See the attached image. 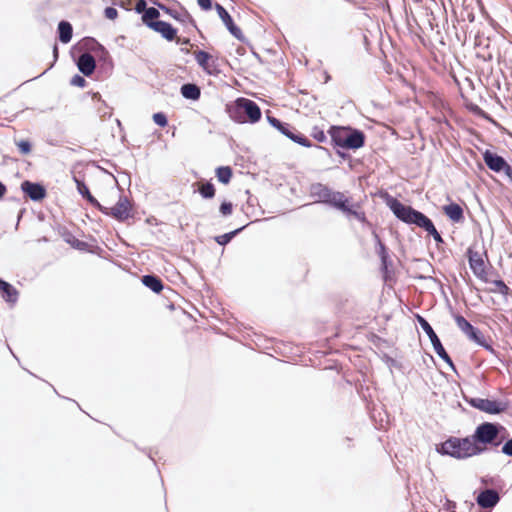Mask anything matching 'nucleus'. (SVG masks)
<instances>
[{
    "label": "nucleus",
    "mask_w": 512,
    "mask_h": 512,
    "mask_svg": "<svg viewBox=\"0 0 512 512\" xmlns=\"http://www.w3.org/2000/svg\"><path fill=\"white\" fill-rule=\"evenodd\" d=\"M484 450L485 448L483 446L477 444L476 441L470 437H451L437 448L439 453L456 459H466L478 455Z\"/></svg>",
    "instance_id": "nucleus-1"
},
{
    "label": "nucleus",
    "mask_w": 512,
    "mask_h": 512,
    "mask_svg": "<svg viewBox=\"0 0 512 512\" xmlns=\"http://www.w3.org/2000/svg\"><path fill=\"white\" fill-rule=\"evenodd\" d=\"M332 138L338 146L343 148L357 149L364 144V135L360 131L348 128H334Z\"/></svg>",
    "instance_id": "nucleus-2"
},
{
    "label": "nucleus",
    "mask_w": 512,
    "mask_h": 512,
    "mask_svg": "<svg viewBox=\"0 0 512 512\" xmlns=\"http://www.w3.org/2000/svg\"><path fill=\"white\" fill-rule=\"evenodd\" d=\"M387 204L395 216L405 223L416 224L421 227L427 219L424 214L400 203L396 199H389Z\"/></svg>",
    "instance_id": "nucleus-3"
},
{
    "label": "nucleus",
    "mask_w": 512,
    "mask_h": 512,
    "mask_svg": "<svg viewBox=\"0 0 512 512\" xmlns=\"http://www.w3.org/2000/svg\"><path fill=\"white\" fill-rule=\"evenodd\" d=\"M313 194L318 195V201L330 202L345 211L349 210L345 205L346 200L344 199V196L340 193H331L327 188L317 185L313 187Z\"/></svg>",
    "instance_id": "nucleus-4"
},
{
    "label": "nucleus",
    "mask_w": 512,
    "mask_h": 512,
    "mask_svg": "<svg viewBox=\"0 0 512 512\" xmlns=\"http://www.w3.org/2000/svg\"><path fill=\"white\" fill-rule=\"evenodd\" d=\"M497 434L498 429L495 425L485 423L477 428L474 436L471 438L474 439L477 444L483 446L486 449L485 445L492 443L496 439Z\"/></svg>",
    "instance_id": "nucleus-5"
},
{
    "label": "nucleus",
    "mask_w": 512,
    "mask_h": 512,
    "mask_svg": "<svg viewBox=\"0 0 512 512\" xmlns=\"http://www.w3.org/2000/svg\"><path fill=\"white\" fill-rule=\"evenodd\" d=\"M486 165L495 172H505L508 177H512V171L505 160L491 151H485L483 154Z\"/></svg>",
    "instance_id": "nucleus-6"
},
{
    "label": "nucleus",
    "mask_w": 512,
    "mask_h": 512,
    "mask_svg": "<svg viewBox=\"0 0 512 512\" xmlns=\"http://www.w3.org/2000/svg\"><path fill=\"white\" fill-rule=\"evenodd\" d=\"M419 320V323L422 327V329L426 332V334L428 335L432 345H433V348L435 350V352L443 359L445 360L446 362L450 363L451 364V361H450V358L449 356L447 355V353L445 352L439 338L437 337V335L435 334V332L433 331L432 327L429 325V323L423 319L422 317H419L418 318Z\"/></svg>",
    "instance_id": "nucleus-7"
},
{
    "label": "nucleus",
    "mask_w": 512,
    "mask_h": 512,
    "mask_svg": "<svg viewBox=\"0 0 512 512\" xmlns=\"http://www.w3.org/2000/svg\"><path fill=\"white\" fill-rule=\"evenodd\" d=\"M236 108L239 110V112H244L247 115L248 120L251 122L258 121L261 116L259 107L248 99H238L236 101Z\"/></svg>",
    "instance_id": "nucleus-8"
},
{
    "label": "nucleus",
    "mask_w": 512,
    "mask_h": 512,
    "mask_svg": "<svg viewBox=\"0 0 512 512\" xmlns=\"http://www.w3.org/2000/svg\"><path fill=\"white\" fill-rule=\"evenodd\" d=\"M110 214L118 220H126L131 215V204L127 198H120L117 204L110 209Z\"/></svg>",
    "instance_id": "nucleus-9"
},
{
    "label": "nucleus",
    "mask_w": 512,
    "mask_h": 512,
    "mask_svg": "<svg viewBox=\"0 0 512 512\" xmlns=\"http://www.w3.org/2000/svg\"><path fill=\"white\" fill-rule=\"evenodd\" d=\"M472 404L482 411L494 414L499 413L505 409L504 404L488 399H475L472 401Z\"/></svg>",
    "instance_id": "nucleus-10"
},
{
    "label": "nucleus",
    "mask_w": 512,
    "mask_h": 512,
    "mask_svg": "<svg viewBox=\"0 0 512 512\" xmlns=\"http://www.w3.org/2000/svg\"><path fill=\"white\" fill-rule=\"evenodd\" d=\"M215 9L219 18L223 21L230 33L239 39L241 37V31L234 25L228 12L220 4H216Z\"/></svg>",
    "instance_id": "nucleus-11"
},
{
    "label": "nucleus",
    "mask_w": 512,
    "mask_h": 512,
    "mask_svg": "<svg viewBox=\"0 0 512 512\" xmlns=\"http://www.w3.org/2000/svg\"><path fill=\"white\" fill-rule=\"evenodd\" d=\"M78 69L86 76H90L95 70V59L92 55L84 53L77 62Z\"/></svg>",
    "instance_id": "nucleus-12"
},
{
    "label": "nucleus",
    "mask_w": 512,
    "mask_h": 512,
    "mask_svg": "<svg viewBox=\"0 0 512 512\" xmlns=\"http://www.w3.org/2000/svg\"><path fill=\"white\" fill-rule=\"evenodd\" d=\"M195 58L197 63L209 74H213L216 71L215 62L212 56L204 51L195 52Z\"/></svg>",
    "instance_id": "nucleus-13"
},
{
    "label": "nucleus",
    "mask_w": 512,
    "mask_h": 512,
    "mask_svg": "<svg viewBox=\"0 0 512 512\" xmlns=\"http://www.w3.org/2000/svg\"><path fill=\"white\" fill-rule=\"evenodd\" d=\"M22 189L33 200H40L45 196V190L39 184L25 181L22 183Z\"/></svg>",
    "instance_id": "nucleus-14"
},
{
    "label": "nucleus",
    "mask_w": 512,
    "mask_h": 512,
    "mask_svg": "<svg viewBox=\"0 0 512 512\" xmlns=\"http://www.w3.org/2000/svg\"><path fill=\"white\" fill-rule=\"evenodd\" d=\"M150 28L160 33L167 40H173L176 35V30L167 22L156 21Z\"/></svg>",
    "instance_id": "nucleus-15"
},
{
    "label": "nucleus",
    "mask_w": 512,
    "mask_h": 512,
    "mask_svg": "<svg viewBox=\"0 0 512 512\" xmlns=\"http://www.w3.org/2000/svg\"><path fill=\"white\" fill-rule=\"evenodd\" d=\"M498 501H499V496L493 490H486V491L482 492L477 498L478 504L485 508L495 506Z\"/></svg>",
    "instance_id": "nucleus-16"
},
{
    "label": "nucleus",
    "mask_w": 512,
    "mask_h": 512,
    "mask_svg": "<svg viewBox=\"0 0 512 512\" xmlns=\"http://www.w3.org/2000/svg\"><path fill=\"white\" fill-rule=\"evenodd\" d=\"M458 327L472 340L477 341L478 336L473 326L462 316L455 318Z\"/></svg>",
    "instance_id": "nucleus-17"
},
{
    "label": "nucleus",
    "mask_w": 512,
    "mask_h": 512,
    "mask_svg": "<svg viewBox=\"0 0 512 512\" xmlns=\"http://www.w3.org/2000/svg\"><path fill=\"white\" fill-rule=\"evenodd\" d=\"M446 215L453 221H460L463 217V210L457 204H450L444 207Z\"/></svg>",
    "instance_id": "nucleus-18"
},
{
    "label": "nucleus",
    "mask_w": 512,
    "mask_h": 512,
    "mask_svg": "<svg viewBox=\"0 0 512 512\" xmlns=\"http://www.w3.org/2000/svg\"><path fill=\"white\" fill-rule=\"evenodd\" d=\"M59 38L63 43H68L72 37V26L65 21L59 23Z\"/></svg>",
    "instance_id": "nucleus-19"
},
{
    "label": "nucleus",
    "mask_w": 512,
    "mask_h": 512,
    "mask_svg": "<svg viewBox=\"0 0 512 512\" xmlns=\"http://www.w3.org/2000/svg\"><path fill=\"white\" fill-rule=\"evenodd\" d=\"M182 95L187 99L196 100L200 96V90L193 84H185L181 88Z\"/></svg>",
    "instance_id": "nucleus-20"
},
{
    "label": "nucleus",
    "mask_w": 512,
    "mask_h": 512,
    "mask_svg": "<svg viewBox=\"0 0 512 512\" xmlns=\"http://www.w3.org/2000/svg\"><path fill=\"white\" fill-rule=\"evenodd\" d=\"M469 262L471 268L476 274L481 275L484 273V262L477 254H471L469 257Z\"/></svg>",
    "instance_id": "nucleus-21"
},
{
    "label": "nucleus",
    "mask_w": 512,
    "mask_h": 512,
    "mask_svg": "<svg viewBox=\"0 0 512 512\" xmlns=\"http://www.w3.org/2000/svg\"><path fill=\"white\" fill-rule=\"evenodd\" d=\"M159 17V11L153 7L148 8L143 13L142 19L146 25L149 27L152 26L156 21V19Z\"/></svg>",
    "instance_id": "nucleus-22"
},
{
    "label": "nucleus",
    "mask_w": 512,
    "mask_h": 512,
    "mask_svg": "<svg viewBox=\"0 0 512 512\" xmlns=\"http://www.w3.org/2000/svg\"><path fill=\"white\" fill-rule=\"evenodd\" d=\"M216 176L220 182H222L224 184L229 183L231 176H232L231 168L228 166L217 168Z\"/></svg>",
    "instance_id": "nucleus-23"
},
{
    "label": "nucleus",
    "mask_w": 512,
    "mask_h": 512,
    "mask_svg": "<svg viewBox=\"0 0 512 512\" xmlns=\"http://www.w3.org/2000/svg\"><path fill=\"white\" fill-rule=\"evenodd\" d=\"M0 290L4 292L7 301L14 302L16 300V291L7 282L0 280Z\"/></svg>",
    "instance_id": "nucleus-24"
},
{
    "label": "nucleus",
    "mask_w": 512,
    "mask_h": 512,
    "mask_svg": "<svg viewBox=\"0 0 512 512\" xmlns=\"http://www.w3.org/2000/svg\"><path fill=\"white\" fill-rule=\"evenodd\" d=\"M143 283L152 289L154 292H159L162 289L161 282L153 276H144Z\"/></svg>",
    "instance_id": "nucleus-25"
},
{
    "label": "nucleus",
    "mask_w": 512,
    "mask_h": 512,
    "mask_svg": "<svg viewBox=\"0 0 512 512\" xmlns=\"http://www.w3.org/2000/svg\"><path fill=\"white\" fill-rule=\"evenodd\" d=\"M422 228H424L430 235L433 236V238L438 241V242H441V236L440 234L437 232V230L435 229L433 223L431 222V220L429 218H427L425 220V222L422 224L421 226Z\"/></svg>",
    "instance_id": "nucleus-26"
},
{
    "label": "nucleus",
    "mask_w": 512,
    "mask_h": 512,
    "mask_svg": "<svg viewBox=\"0 0 512 512\" xmlns=\"http://www.w3.org/2000/svg\"><path fill=\"white\" fill-rule=\"evenodd\" d=\"M199 192L204 198H212L215 195V189L211 183L201 184L199 186Z\"/></svg>",
    "instance_id": "nucleus-27"
},
{
    "label": "nucleus",
    "mask_w": 512,
    "mask_h": 512,
    "mask_svg": "<svg viewBox=\"0 0 512 512\" xmlns=\"http://www.w3.org/2000/svg\"><path fill=\"white\" fill-rule=\"evenodd\" d=\"M243 228H239L235 231H232L230 233H226L224 235H220V236H217L216 237V241L217 243H219L220 245H225L227 244L239 231H241Z\"/></svg>",
    "instance_id": "nucleus-28"
},
{
    "label": "nucleus",
    "mask_w": 512,
    "mask_h": 512,
    "mask_svg": "<svg viewBox=\"0 0 512 512\" xmlns=\"http://www.w3.org/2000/svg\"><path fill=\"white\" fill-rule=\"evenodd\" d=\"M153 121L161 127H164L167 125V119L163 113H155L153 115Z\"/></svg>",
    "instance_id": "nucleus-29"
},
{
    "label": "nucleus",
    "mask_w": 512,
    "mask_h": 512,
    "mask_svg": "<svg viewBox=\"0 0 512 512\" xmlns=\"http://www.w3.org/2000/svg\"><path fill=\"white\" fill-rule=\"evenodd\" d=\"M232 210H233V205L232 203L230 202H223L221 205H220V213L223 215V216H228L232 213Z\"/></svg>",
    "instance_id": "nucleus-30"
},
{
    "label": "nucleus",
    "mask_w": 512,
    "mask_h": 512,
    "mask_svg": "<svg viewBox=\"0 0 512 512\" xmlns=\"http://www.w3.org/2000/svg\"><path fill=\"white\" fill-rule=\"evenodd\" d=\"M77 185H78V191L83 195V196H86L91 202L94 201V199L92 198V196L90 195L89 193V190L88 188L83 184V183H80L77 181Z\"/></svg>",
    "instance_id": "nucleus-31"
},
{
    "label": "nucleus",
    "mask_w": 512,
    "mask_h": 512,
    "mask_svg": "<svg viewBox=\"0 0 512 512\" xmlns=\"http://www.w3.org/2000/svg\"><path fill=\"white\" fill-rule=\"evenodd\" d=\"M71 84L74 85V86H78V87H84L85 84H86V81L83 77L79 76V75H75L72 79H71Z\"/></svg>",
    "instance_id": "nucleus-32"
},
{
    "label": "nucleus",
    "mask_w": 512,
    "mask_h": 512,
    "mask_svg": "<svg viewBox=\"0 0 512 512\" xmlns=\"http://www.w3.org/2000/svg\"><path fill=\"white\" fill-rule=\"evenodd\" d=\"M17 145H18L19 150L23 154H28L31 150L30 144L27 141H20Z\"/></svg>",
    "instance_id": "nucleus-33"
},
{
    "label": "nucleus",
    "mask_w": 512,
    "mask_h": 512,
    "mask_svg": "<svg viewBox=\"0 0 512 512\" xmlns=\"http://www.w3.org/2000/svg\"><path fill=\"white\" fill-rule=\"evenodd\" d=\"M118 13H117V10L115 8H112V7H108L105 9V16L110 19V20H114L116 17H117Z\"/></svg>",
    "instance_id": "nucleus-34"
},
{
    "label": "nucleus",
    "mask_w": 512,
    "mask_h": 512,
    "mask_svg": "<svg viewBox=\"0 0 512 512\" xmlns=\"http://www.w3.org/2000/svg\"><path fill=\"white\" fill-rule=\"evenodd\" d=\"M502 451L505 454L512 456V439L505 443V445L502 448Z\"/></svg>",
    "instance_id": "nucleus-35"
},
{
    "label": "nucleus",
    "mask_w": 512,
    "mask_h": 512,
    "mask_svg": "<svg viewBox=\"0 0 512 512\" xmlns=\"http://www.w3.org/2000/svg\"><path fill=\"white\" fill-rule=\"evenodd\" d=\"M137 12H145L146 10V2L144 0H139L136 4Z\"/></svg>",
    "instance_id": "nucleus-36"
},
{
    "label": "nucleus",
    "mask_w": 512,
    "mask_h": 512,
    "mask_svg": "<svg viewBox=\"0 0 512 512\" xmlns=\"http://www.w3.org/2000/svg\"><path fill=\"white\" fill-rule=\"evenodd\" d=\"M197 2L203 9L211 8V0H197Z\"/></svg>",
    "instance_id": "nucleus-37"
},
{
    "label": "nucleus",
    "mask_w": 512,
    "mask_h": 512,
    "mask_svg": "<svg viewBox=\"0 0 512 512\" xmlns=\"http://www.w3.org/2000/svg\"><path fill=\"white\" fill-rule=\"evenodd\" d=\"M5 186L3 184L0 183V197H2L5 193Z\"/></svg>",
    "instance_id": "nucleus-38"
}]
</instances>
